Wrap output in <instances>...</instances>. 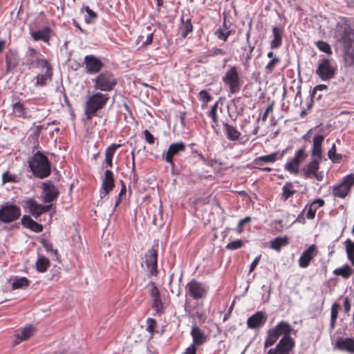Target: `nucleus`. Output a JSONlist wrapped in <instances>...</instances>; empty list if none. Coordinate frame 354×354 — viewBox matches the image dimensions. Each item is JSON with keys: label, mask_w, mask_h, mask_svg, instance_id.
<instances>
[{"label": "nucleus", "mask_w": 354, "mask_h": 354, "mask_svg": "<svg viewBox=\"0 0 354 354\" xmlns=\"http://www.w3.org/2000/svg\"><path fill=\"white\" fill-rule=\"evenodd\" d=\"M28 63L41 70L35 77L36 87L44 86L52 80L53 68L50 62L35 49L29 48L28 53Z\"/></svg>", "instance_id": "obj_1"}, {"label": "nucleus", "mask_w": 354, "mask_h": 354, "mask_svg": "<svg viewBox=\"0 0 354 354\" xmlns=\"http://www.w3.org/2000/svg\"><path fill=\"white\" fill-rule=\"evenodd\" d=\"M335 38L344 46V61L346 66L354 64V32L346 24H338L335 28Z\"/></svg>", "instance_id": "obj_2"}, {"label": "nucleus", "mask_w": 354, "mask_h": 354, "mask_svg": "<svg viewBox=\"0 0 354 354\" xmlns=\"http://www.w3.org/2000/svg\"><path fill=\"white\" fill-rule=\"evenodd\" d=\"M29 167L32 174L39 178L48 177L50 174V165L47 157L39 151L30 158Z\"/></svg>", "instance_id": "obj_3"}, {"label": "nucleus", "mask_w": 354, "mask_h": 354, "mask_svg": "<svg viewBox=\"0 0 354 354\" xmlns=\"http://www.w3.org/2000/svg\"><path fill=\"white\" fill-rule=\"evenodd\" d=\"M109 99L107 93L96 92L88 97L85 106L84 114L88 120H91L96 112L102 109Z\"/></svg>", "instance_id": "obj_4"}, {"label": "nucleus", "mask_w": 354, "mask_h": 354, "mask_svg": "<svg viewBox=\"0 0 354 354\" xmlns=\"http://www.w3.org/2000/svg\"><path fill=\"white\" fill-rule=\"evenodd\" d=\"M293 328L292 326L285 321H281L278 324L267 331V337L265 340L266 348L272 346L281 335L290 337Z\"/></svg>", "instance_id": "obj_5"}, {"label": "nucleus", "mask_w": 354, "mask_h": 354, "mask_svg": "<svg viewBox=\"0 0 354 354\" xmlns=\"http://www.w3.org/2000/svg\"><path fill=\"white\" fill-rule=\"evenodd\" d=\"M91 81L95 90L102 92L113 91L118 83L115 75L109 71L100 73L95 78H93Z\"/></svg>", "instance_id": "obj_6"}, {"label": "nucleus", "mask_w": 354, "mask_h": 354, "mask_svg": "<svg viewBox=\"0 0 354 354\" xmlns=\"http://www.w3.org/2000/svg\"><path fill=\"white\" fill-rule=\"evenodd\" d=\"M223 83L229 87L231 93L239 92L241 86V80L239 75V68L236 66H230L222 77Z\"/></svg>", "instance_id": "obj_7"}, {"label": "nucleus", "mask_w": 354, "mask_h": 354, "mask_svg": "<svg viewBox=\"0 0 354 354\" xmlns=\"http://www.w3.org/2000/svg\"><path fill=\"white\" fill-rule=\"evenodd\" d=\"M354 185V174H350L343 177L339 183L334 184L330 187L332 194L335 198H344L350 192L352 186Z\"/></svg>", "instance_id": "obj_8"}, {"label": "nucleus", "mask_w": 354, "mask_h": 354, "mask_svg": "<svg viewBox=\"0 0 354 354\" xmlns=\"http://www.w3.org/2000/svg\"><path fill=\"white\" fill-rule=\"evenodd\" d=\"M336 70V66L331 60L323 57L319 60L315 73L322 81H328L334 77Z\"/></svg>", "instance_id": "obj_9"}, {"label": "nucleus", "mask_w": 354, "mask_h": 354, "mask_svg": "<svg viewBox=\"0 0 354 354\" xmlns=\"http://www.w3.org/2000/svg\"><path fill=\"white\" fill-rule=\"evenodd\" d=\"M21 215L19 206L11 203H6L0 207V222L9 223L17 220Z\"/></svg>", "instance_id": "obj_10"}, {"label": "nucleus", "mask_w": 354, "mask_h": 354, "mask_svg": "<svg viewBox=\"0 0 354 354\" xmlns=\"http://www.w3.org/2000/svg\"><path fill=\"white\" fill-rule=\"evenodd\" d=\"M302 175L306 179H316L322 181L324 172L319 171V160L314 159L310 161L302 169Z\"/></svg>", "instance_id": "obj_11"}, {"label": "nucleus", "mask_w": 354, "mask_h": 354, "mask_svg": "<svg viewBox=\"0 0 354 354\" xmlns=\"http://www.w3.org/2000/svg\"><path fill=\"white\" fill-rule=\"evenodd\" d=\"M307 156L308 155L305 152L304 149L297 150L294 157L285 164V170L290 174H298L299 173L300 165L306 159Z\"/></svg>", "instance_id": "obj_12"}, {"label": "nucleus", "mask_w": 354, "mask_h": 354, "mask_svg": "<svg viewBox=\"0 0 354 354\" xmlns=\"http://www.w3.org/2000/svg\"><path fill=\"white\" fill-rule=\"evenodd\" d=\"M186 288L189 295L196 300L204 298L209 290V287L205 283L194 279L187 283Z\"/></svg>", "instance_id": "obj_13"}, {"label": "nucleus", "mask_w": 354, "mask_h": 354, "mask_svg": "<svg viewBox=\"0 0 354 354\" xmlns=\"http://www.w3.org/2000/svg\"><path fill=\"white\" fill-rule=\"evenodd\" d=\"M295 346V341L291 337H283L275 348L269 350L268 354H289Z\"/></svg>", "instance_id": "obj_14"}, {"label": "nucleus", "mask_w": 354, "mask_h": 354, "mask_svg": "<svg viewBox=\"0 0 354 354\" xmlns=\"http://www.w3.org/2000/svg\"><path fill=\"white\" fill-rule=\"evenodd\" d=\"M84 64H85L86 72L88 74L97 73L104 66L102 62L93 55L85 56Z\"/></svg>", "instance_id": "obj_15"}, {"label": "nucleus", "mask_w": 354, "mask_h": 354, "mask_svg": "<svg viewBox=\"0 0 354 354\" xmlns=\"http://www.w3.org/2000/svg\"><path fill=\"white\" fill-rule=\"evenodd\" d=\"M25 207L28 209L29 213L34 217L37 218L41 214L48 212L52 205H43L38 203L35 200L29 198L25 202Z\"/></svg>", "instance_id": "obj_16"}, {"label": "nucleus", "mask_w": 354, "mask_h": 354, "mask_svg": "<svg viewBox=\"0 0 354 354\" xmlns=\"http://www.w3.org/2000/svg\"><path fill=\"white\" fill-rule=\"evenodd\" d=\"M185 149V145L183 142L172 143L169 146L168 150L166 153L162 155V158L169 163L172 168L174 167L173 157L179 152L183 151Z\"/></svg>", "instance_id": "obj_17"}, {"label": "nucleus", "mask_w": 354, "mask_h": 354, "mask_svg": "<svg viewBox=\"0 0 354 354\" xmlns=\"http://www.w3.org/2000/svg\"><path fill=\"white\" fill-rule=\"evenodd\" d=\"M42 186L43 201L48 203L56 200L59 194L57 187L50 182L43 183Z\"/></svg>", "instance_id": "obj_18"}, {"label": "nucleus", "mask_w": 354, "mask_h": 354, "mask_svg": "<svg viewBox=\"0 0 354 354\" xmlns=\"http://www.w3.org/2000/svg\"><path fill=\"white\" fill-rule=\"evenodd\" d=\"M157 250L152 248L145 254V263L150 275L157 273Z\"/></svg>", "instance_id": "obj_19"}, {"label": "nucleus", "mask_w": 354, "mask_h": 354, "mask_svg": "<svg viewBox=\"0 0 354 354\" xmlns=\"http://www.w3.org/2000/svg\"><path fill=\"white\" fill-rule=\"evenodd\" d=\"M114 187V178L113 172L111 170L106 169L104 174V178L102 181V188L100 189V198L106 197L109 192H111Z\"/></svg>", "instance_id": "obj_20"}, {"label": "nucleus", "mask_w": 354, "mask_h": 354, "mask_svg": "<svg viewBox=\"0 0 354 354\" xmlns=\"http://www.w3.org/2000/svg\"><path fill=\"white\" fill-rule=\"evenodd\" d=\"M267 316L265 313L259 311L247 320V325L250 328H257L263 326L266 322Z\"/></svg>", "instance_id": "obj_21"}, {"label": "nucleus", "mask_w": 354, "mask_h": 354, "mask_svg": "<svg viewBox=\"0 0 354 354\" xmlns=\"http://www.w3.org/2000/svg\"><path fill=\"white\" fill-rule=\"evenodd\" d=\"M317 254L316 246L311 245L308 249L304 251L299 259V265L301 268H305L310 264V261Z\"/></svg>", "instance_id": "obj_22"}, {"label": "nucleus", "mask_w": 354, "mask_h": 354, "mask_svg": "<svg viewBox=\"0 0 354 354\" xmlns=\"http://www.w3.org/2000/svg\"><path fill=\"white\" fill-rule=\"evenodd\" d=\"M19 64L17 53L9 50L6 55V71L8 73L11 72Z\"/></svg>", "instance_id": "obj_23"}, {"label": "nucleus", "mask_w": 354, "mask_h": 354, "mask_svg": "<svg viewBox=\"0 0 354 354\" xmlns=\"http://www.w3.org/2000/svg\"><path fill=\"white\" fill-rule=\"evenodd\" d=\"M324 140L322 135H317L313 138L312 156L316 160L322 159V145Z\"/></svg>", "instance_id": "obj_24"}, {"label": "nucleus", "mask_w": 354, "mask_h": 354, "mask_svg": "<svg viewBox=\"0 0 354 354\" xmlns=\"http://www.w3.org/2000/svg\"><path fill=\"white\" fill-rule=\"evenodd\" d=\"M283 29L280 27L272 28V39L270 41L272 49L279 48L282 45Z\"/></svg>", "instance_id": "obj_25"}, {"label": "nucleus", "mask_w": 354, "mask_h": 354, "mask_svg": "<svg viewBox=\"0 0 354 354\" xmlns=\"http://www.w3.org/2000/svg\"><path fill=\"white\" fill-rule=\"evenodd\" d=\"M191 335L193 338V344L194 346L201 345L207 340V337L204 332L198 326H193L191 330Z\"/></svg>", "instance_id": "obj_26"}, {"label": "nucleus", "mask_w": 354, "mask_h": 354, "mask_svg": "<svg viewBox=\"0 0 354 354\" xmlns=\"http://www.w3.org/2000/svg\"><path fill=\"white\" fill-rule=\"evenodd\" d=\"M282 156L281 153L277 151L268 155L259 156L254 159V164L257 166H260L262 165V162L266 163L274 162L281 158Z\"/></svg>", "instance_id": "obj_27"}, {"label": "nucleus", "mask_w": 354, "mask_h": 354, "mask_svg": "<svg viewBox=\"0 0 354 354\" xmlns=\"http://www.w3.org/2000/svg\"><path fill=\"white\" fill-rule=\"evenodd\" d=\"M21 223L24 226L29 228L35 232H41L43 230V226L37 222L32 220L29 216L24 215L21 218Z\"/></svg>", "instance_id": "obj_28"}, {"label": "nucleus", "mask_w": 354, "mask_h": 354, "mask_svg": "<svg viewBox=\"0 0 354 354\" xmlns=\"http://www.w3.org/2000/svg\"><path fill=\"white\" fill-rule=\"evenodd\" d=\"M336 346L339 350H344L354 353V339L352 338H341L337 339Z\"/></svg>", "instance_id": "obj_29"}, {"label": "nucleus", "mask_w": 354, "mask_h": 354, "mask_svg": "<svg viewBox=\"0 0 354 354\" xmlns=\"http://www.w3.org/2000/svg\"><path fill=\"white\" fill-rule=\"evenodd\" d=\"M35 332V328L30 325L26 327L22 328L20 332L16 334V344H19V342L28 339L31 336H32Z\"/></svg>", "instance_id": "obj_30"}, {"label": "nucleus", "mask_w": 354, "mask_h": 354, "mask_svg": "<svg viewBox=\"0 0 354 354\" xmlns=\"http://www.w3.org/2000/svg\"><path fill=\"white\" fill-rule=\"evenodd\" d=\"M223 129L228 140L231 141H236L240 138L241 133L236 127L227 123H224Z\"/></svg>", "instance_id": "obj_31"}, {"label": "nucleus", "mask_w": 354, "mask_h": 354, "mask_svg": "<svg viewBox=\"0 0 354 354\" xmlns=\"http://www.w3.org/2000/svg\"><path fill=\"white\" fill-rule=\"evenodd\" d=\"M31 36L35 41L41 40L48 42L50 37V29L46 27L42 30L32 32Z\"/></svg>", "instance_id": "obj_32"}, {"label": "nucleus", "mask_w": 354, "mask_h": 354, "mask_svg": "<svg viewBox=\"0 0 354 354\" xmlns=\"http://www.w3.org/2000/svg\"><path fill=\"white\" fill-rule=\"evenodd\" d=\"M254 49V46L250 44L248 46L242 47V50L244 51L242 55L240 57V59L244 66L248 67L250 65V61L252 58V53Z\"/></svg>", "instance_id": "obj_33"}, {"label": "nucleus", "mask_w": 354, "mask_h": 354, "mask_svg": "<svg viewBox=\"0 0 354 354\" xmlns=\"http://www.w3.org/2000/svg\"><path fill=\"white\" fill-rule=\"evenodd\" d=\"M288 243L289 239L287 236H279L272 240L270 242V245L272 249L279 252L282 247L287 245Z\"/></svg>", "instance_id": "obj_34"}, {"label": "nucleus", "mask_w": 354, "mask_h": 354, "mask_svg": "<svg viewBox=\"0 0 354 354\" xmlns=\"http://www.w3.org/2000/svg\"><path fill=\"white\" fill-rule=\"evenodd\" d=\"M193 27L191 20L187 19L185 21L181 18V25L179 27V32L182 37L185 38L187 35L192 31Z\"/></svg>", "instance_id": "obj_35"}, {"label": "nucleus", "mask_w": 354, "mask_h": 354, "mask_svg": "<svg viewBox=\"0 0 354 354\" xmlns=\"http://www.w3.org/2000/svg\"><path fill=\"white\" fill-rule=\"evenodd\" d=\"M296 192L292 182H286L282 187V198L287 200Z\"/></svg>", "instance_id": "obj_36"}, {"label": "nucleus", "mask_w": 354, "mask_h": 354, "mask_svg": "<svg viewBox=\"0 0 354 354\" xmlns=\"http://www.w3.org/2000/svg\"><path fill=\"white\" fill-rule=\"evenodd\" d=\"M50 266L49 260L46 257H39L35 263L36 269L39 272H44Z\"/></svg>", "instance_id": "obj_37"}, {"label": "nucleus", "mask_w": 354, "mask_h": 354, "mask_svg": "<svg viewBox=\"0 0 354 354\" xmlns=\"http://www.w3.org/2000/svg\"><path fill=\"white\" fill-rule=\"evenodd\" d=\"M29 280L26 277H16L12 283V289L25 288L29 286Z\"/></svg>", "instance_id": "obj_38"}, {"label": "nucleus", "mask_w": 354, "mask_h": 354, "mask_svg": "<svg viewBox=\"0 0 354 354\" xmlns=\"http://www.w3.org/2000/svg\"><path fill=\"white\" fill-rule=\"evenodd\" d=\"M336 275H340L344 278H348L353 273V270L348 265H345L342 268H337L334 270Z\"/></svg>", "instance_id": "obj_39"}, {"label": "nucleus", "mask_w": 354, "mask_h": 354, "mask_svg": "<svg viewBox=\"0 0 354 354\" xmlns=\"http://www.w3.org/2000/svg\"><path fill=\"white\" fill-rule=\"evenodd\" d=\"M84 10L86 12L84 21L88 24L93 23L94 20L97 18V14L87 6H84L81 9V12Z\"/></svg>", "instance_id": "obj_40"}, {"label": "nucleus", "mask_w": 354, "mask_h": 354, "mask_svg": "<svg viewBox=\"0 0 354 354\" xmlns=\"http://www.w3.org/2000/svg\"><path fill=\"white\" fill-rule=\"evenodd\" d=\"M345 245L347 257L351 263L354 266V243L352 242L350 239H347L345 241Z\"/></svg>", "instance_id": "obj_41"}, {"label": "nucleus", "mask_w": 354, "mask_h": 354, "mask_svg": "<svg viewBox=\"0 0 354 354\" xmlns=\"http://www.w3.org/2000/svg\"><path fill=\"white\" fill-rule=\"evenodd\" d=\"M280 62L281 59L277 56H274V58L271 59L265 66V71L266 73H272L275 67L280 63Z\"/></svg>", "instance_id": "obj_42"}, {"label": "nucleus", "mask_w": 354, "mask_h": 354, "mask_svg": "<svg viewBox=\"0 0 354 354\" xmlns=\"http://www.w3.org/2000/svg\"><path fill=\"white\" fill-rule=\"evenodd\" d=\"M13 113L14 114L19 118H26V113L24 105L20 102H17L13 104Z\"/></svg>", "instance_id": "obj_43"}, {"label": "nucleus", "mask_w": 354, "mask_h": 354, "mask_svg": "<svg viewBox=\"0 0 354 354\" xmlns=\"http://www.w3.org/2000/svg\"><path fill=\"white\" fill-rule=\"evenodd\" d=\"M218 108V102H216L212 107L211 109L208 112V116L210 117L212 120V127L218 126V116L216 114Z\"/></svg>", "instance_id": "obj_44"}, {"label": "nucleus", "mask_w": 354, "mask_h": 354, "mask_svg": "<svg viewBox=\"0 0 354 354\" xmlns=\"http://www.w3.org/2000/svg\"><path fill=\"white\" fill-rule=\"evenodd\" d=\"M231 31L226 28H218L215 32V35L218 39L224 41H227L228 37L230 35Z\"/></svg>", "instance_id": "obj_45"}, {"label": "nucleus", "mask_w": 354, "mask_h": 354, "mask_svg": "<svg viewBox=\"0 0 354 354\" xmlns=\"http://www.w3.org/2000/svg\"><path fill=\"white\" fill-rule=\"evenodd\" d=\"M317 47L319 50L326 53L327 55H331L332 50L330 45L324 41H318L315 43Z\"/></svg>", "instance_id": "obj_46"}, {"label": "nucleus", "mask_w": 354, "mask_h": 354, "mask_svg": "<svg viewBox=\"0 0 354 354\" xmlns=\"http://www.w3.org/2000/svg\"><path fill=\"white\" fill-rule=\"evenodd\" d=\"M18 177L15 174H12L9 171L4 172L2 175L3 183H16L17 182Z\"/></svg>", "instance_id": "obj_47"}, {"label": "nucleus", "mask_w": 354, "mask_h": 354, "mask_svg": "<svg viewBox=\"0 0 354 354\" xmlns=\"http://www.w3.org/2000/svg\"><path fill=\"white\" fill-rule=\"evenodd\" d=\"M328 158L334 162H338L342 158V156L335 153V145H333L332 148L328 152Z\"/></svg>", "instance_id": "obj_48"}, {"label": "nucleus", "mask_w": 354, "mask_h": 354, "mask_svg": "<svg viewBox=\"0 0 354 354\" xmlns=\"http://www.w3.org/2000/svg\"><path fill=\"white\" fill-rule=\"evenodd\" d=\"M317 208L315 207L314 206V205L310 204V205H307L305 207V209H304V211H307L306 217L308 219H313V218H314V217L315 216V213L317 212Z\"/></svg>", "instance_id": "obj_49"}, {"label": "nucleus", "mask_w": 354, "mask_h": 354, "mask_svg": "<svg viewBox=\"0 0 354 354\" xmlns=\"http://www.w3.org/2000/svg\"><path fill=\"white\" fill-rule=\"evenodd\" d=\"M121 146L120 144L111 145L105 151V158H112L116 149Z\"/></svg>", "instance_id": "obj_50"}, {"label": "nucleus", "mask_w": 354, "mask_h": 354, "mask_svg": "<svg viewBox=\"0 0 354 354\" xmlns=\"http://www.w3.org/2000/svg\"><path fill=\"white\" fill-rule=\"evenodd\" d=\"M243 245V241L240 239H237L233 241H231L226 245V248L228 250H236L240 248Z\"/></svg>", "instance_id": "obj_51"}, {"label": "nucleus", "mask_w": 354, "mask_h": 354, "mask_svg": "<svg viewBox=\"0 0 354 354\" xmlns=\"http://www.w3.org/2000/svg\"><path fill=\"white\" fill-rule=\"evenodd\" d=\"M152 307L156 313H159L162 309V303L160 300V297L153 299Z\"/></svg>", "instance_id": "obj_52"}, {"label": "nucleus", "mask_w": 354, "mask_h": 354, "mask_svg": "<svg viewBox=\"0 0 354 354\" xmlns=\"http://www.w3.org/2000/svg\"><path fill=\"white\" fill-rule=\"evenodd\" d=\"M41 243L47 252H50L55 255H57V251L53 248V245L49 241H48L46 240H43L41 241Z\"/></svg>", "instance_id": "obj_53"}, {"label": "nucleus", "mask_w": 354, "mask_h": 354, "mask_svg": "<svg viewBox=\"0 0 354 354\" xmlns=\"http://www.w3.org/2000/svg\"><path fill=\"white\" fill-rule=\"evenodd\" d=\"M156 322L155 319L152 318H148L147 319V330L151 334L153 333L154 328L156 327Z\"/></svg>", "instance_id": "obj_54"}, {"label": "nucleus", "mask_w": 354, "mask_h": 354, "mask_svg": "<svg viewBox=\"0 0 354 354\" xmlns=\"http://www.w3.org/2000/svg\"><path fill=\"white\" fill-rule=\"evenodd\" d=\"M199 97L200 99L204 102L207 103L212 100V96L209 95V93L205 90L201 91L199 93Z\"/></svg>", "instance_id": "obj_55"}, {"label": "nucleus", "mask_w": 354, "mask_h": 354, "mask_svg": "<svg viewBox=\"0 0 354 354\" xmlns=\"http://www.w3.org/2000/svg\"><path fill=\"white\" fill-rule=\"evenodd\" d=\"M209 53L212 56L225 55L226 54V52L223 49L218 48H212Z\"/></svg>", "instance_id": "obj_56"}, {"label": "nucleus", "mask_w": 354, "mask_h": 354, "mask_svg": "<svg viewBox=\"0 0 354 354\" xmlns=\"http://www.w3.org/2000/svg\"><path fill=\"white\" fill-rule=\"evenodd\" d=\"M144 135H145L146 141L149 144L152 145L154 143V140H155L154 137L148 130L146 129L144 131Z\"/></svg>", "instance_id": "obj_57"}, {"label": "nucleus", "mask_w": 354, "mask_h": 354, "mask_svg": "<svg viewBox=\"0 0 354 354\" xmlns=\"http://www.w3.org/2000/svg\"><path fill=\"white\" fill-rule=\"evenodd\" d=\"M150 295L152 299L160 297L159 290L153 283H151Z\"/></svg>", "instance_id": "obj_58"}, {"label": "nucleus", "mask_w": 354, "mask_h": 354, "mask_svg": "<svg viewBox=\"0 0 354 354\" xmlns=\"http://www.w3.org/2000/svg\"><path fill=\"white\" fill-rule=\"evenodd\" d=\"M337 317V310L335 308V304H334L331 309V315H330V319H331V324L332 325L334 324V322L335 319Z\"/></svg>", "instance_id": "obj_59"}, {"label": "nucleus", "mask_w": 354, "mask_h": 354, "mask_svg": "<svg viewBox=\"0 0 354 354\" xmlns=\"http://www.w3.org/2000/svg\"><path fill=\"white\" fill-rule=\"evenodd\" d=\"M147 29L150 32H149V34L147 35V38H146V40L144 42L145 44L147 45V44H150L151 42H152V40H153V32H151V27L150 26H147Z\"/></svg>", "instance_id": "obj_60"}, {"label": "nucleus", "mask_w": 354, "mask_h": 354, "mask_svg": "<svg viewBox=\"0 0 354 354\" xmlns=\"http://www.w3.org/2000/svg\"><path fill=\"white\" fill-rule=\"evenodd\" d=\"M328 88V86L325 84H319V85H317L314 89H313V93L312 95H315L317 91H326L327 90Z\"/></svg>", "instance_id": "obj_61"}, {"label": "nucleus", "mask_w": 354, "mask_h": 354, "mask_svg": "<svg viewBox=\"0 0 354 354\" xmlns=\"http://www.w3.org/2000/svg\"><path fill=\"white\" fill-rule=\"evenodd\" d=\"M260 259H261V256H258L252 262V263L250 264V272H252L256 268V267L257 266V265L259 262Z\"/></svg>", "instance_id": "obj_62"}, {"label": "nucleus", "mask_w": 354, "mask_h": 354, "mask_svg": "<svg viewBox=\"0 0 354 354\" xmlns=\"http://www.w3.org/2000/svg\"><path fill=\"white\" fill-rule=\"evenodd\" d=\"M183 354H196V348L194 344H191L187 348L185 352Z\"/></svg>", "instance_id": "obj_63"}, {"label": "nucleus", "mask_w": 354, "mask_h": 354, "mask_svg": "<svg viewBox=\"0 0 354 354\" xmlns=\"http://www.w3.org/2000/svg\"><path fill=\"white\" fill-rule=\"evenodd\" d=\"M311 204L314 205V206L318 209L324 205V201L322 198H317L314 200Z\"/></svg>", "instance_id": "obj_64"}]
</instances>
